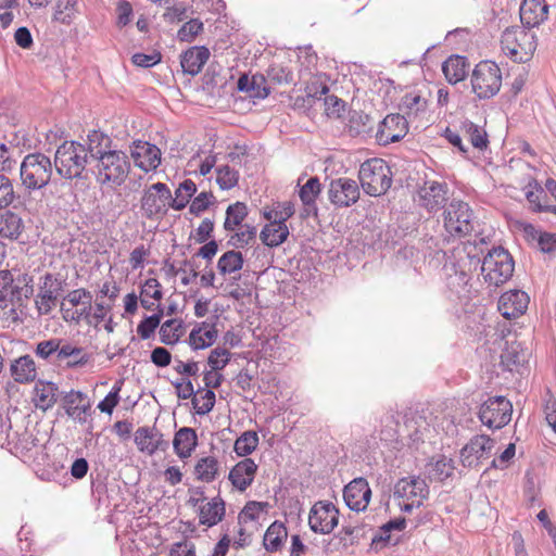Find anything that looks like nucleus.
Wrapping results in <instances>:
<instances>
[{"label": "nucleus", "mask_w": 556, "mask_h": 556, "mask_svg": "<svg viewBox=\"0 0 556 556\" xmlns=\"http://www.w3.org/2000/svg\"><path fill=\"white\" fill-rule=\"evenodd\" d=\"M226 514L225 501L220 496L213 497L210 502L200 506L199 522L208 528L219 523Z\"/></svg>", "instance_id": "obj_25"}, {"label": "nucleus", "mask_w": 556, "mask_h": 556, "mask_svg": "<svg viewBox=\"0 0 556 556\" xmlns=\"http://www.w3.org/2000/svg\"><path fill=\"white\" fill-rule=\"evenodd\" d=\"M192 404L198 415L208 414L215 405V393L213 390H205L204 394L200 397L197 395L192 399Z\"/></svg>", "instance_id": "obj_53"}, {"label": "nucleus", "mask_w": 556, "mask_h": 556, "mask_svg": "<svg viewBox=\"0 0 556 556\" xmlns=\"http://www.w3.org/2000/svg\"><path fill=\"white\" fill-rule=\"evenodd\" d=\"M468 62L465 56L460 55H451L446 61L442 64V72L446 78V80L455 85L465 79L468 72Z\"/></svg>", "instance_id": "obj_29"}, {"label": "nucleus", "mask_w": 556, "mask_h": 556, "mask_svg": "<svg viewBox=\"0 0 556 556\" xmlns=\"http://www.w3.org/2000/svg\"><path fill=\"white\" fill-rule=\"evenodd\" d=\"M168 556H195V545L188 540L176 542L170 546Z\"/></svg>", "instance_id": "obj_64"}, {"label": "nucleus", "mask_w": 556, "mask_h": 556, "mask_svg": "<svg viewBox=\"0 0 556 556\" xmlns=\"http://www.w3.org/2000/svg\"><path fill=\"white\" fill-rule=\"evenodd\" d=\"M213 200L214 195L212 192H201L191 202L189 206L190 214L199 216L201 213H203L210 207Z\"/></svg>", "instance_id": "obj_58"}, {"label": "nucleus", "mask_w": 556, "mask_h": 556, "mask_svg": "<svg viewBox=\"0 0 556 556\" xmlns=\"http://www.w3.org/2000/svg\"><path fill=\"white\" fill-rule=\"evenodd\" d=\"M345 128L352 137L365 135L372 129V119L362 111H350Z\"/></svg>", "instance_id": "obj_34"}, {"label": "nucleus", "mask_w": 556, "mask_h": 556, "mask_svg": "<svg viewBox=\"0 0 556 556\" xmlns=\"http://www.w3.org/2000/svg\"><path fill=\"white\" fill-rule=\"evenodd\" d=\"M90 159L85 144L77 141H64L54 154L58 174L65 179L80 178Z\"/></svg>", "instance_id": "obj_1"}, {"label": "nucleus", "mask_w": 556, "mask_h": 556, "mask_svg": "<svg viewBox=\"0 0 556 556\" xmlns=\"http://www.w3.org/2000/svg\"><path fill=\"white\" fill-rule=\"evenodd\" d=\"M64 301H67L73 307H77L80 305H91L92 303V294L90 291L79 288L72 290L64 298Z\"/></svg>", "instance_id": "obj_57"}, {"label": "nucleus", "mask_w": 556, "mask_h": 556, "mask_svg": "<svg viewBox=\"0 0 556 556\" xmlns=\"http://www.w3.org/2000/svg\"><path fill=\"white\" fill-rule=\"evenodd\" d=\"M502 51L514 62L525 63L529 61L535 49V36L525 27L506 28L501 37Z\"/></svg>", "instance_id": "obj_4"}, {"label": "nucleus", "mask_w": 556, "mask_h": 556, "mask_svg": "<svg viewBox=\"0 0 556 556\" xmlns=\"http://www.w3.org/2000/svg\"><path fill=\"white\" fill-rule=\"evenodd\" d=\"M288 536L286 526L280 521H274L266 530L263 545L267 552H278Z\"/></svg>", "instance_id": "obj_31"}, {"label": "nucleus", "mask_w": 556, "mask_h": 556, "mask_svg": "<svg viewBox=\"0 0 556 556\" xmlns=\"http://www.w3.org/2000/svg\"><path fill=\"white\" fill-rule=\"evenodd\" d=\"M230 357L231 354L228 350L215 348L208 355L207 364L214 371L222 370L228 365Z\"/></svg>", "instance_id": "obj_54"}, {"label": "nucleus", "mask_w": 556, "mask_h": 556, "mask_svg": "<svg viewBox=\"0 0 556 556\" xmlns=\"http://www.w3.org/2000/svg\"><path fill=\"white\" fill-rule=\"evenodd\" d=\"M22 218L12 212H7L0 219V236L8 239H17L23 230Z\"/></svg>", "instance_id": "obj_40"}, {"label": "nucleus", "mask_w": 556, "mask_h": 556, "mask_svg": "<svg viewBox=\"0 0 556 556\" xmlns=\"http://www.w3.org/2000/svg\"><path fill=\"white\" fill-rule=\"evenodd\" d=\"M502 363L513 370V366H518L525 362V354L520 349V344L511 343L501 355Z\"/></svg>", "instance_id": "obj_52"}, {"label": "nucleus", "mask_w": 556, "mask_h": 556, "mask_svg": "<svg viewBox=\"0 0 556 556\" xmlns=\"http://www.w3.org/2000/svg\"><path fill=\"white\" fill-rule=\"evenodd\" d=\"M256 232L255 226L244 224L237 232L230 236L227 243L235 249H243L255 241Z\"/></svg>", "instance_id": "obj_43"}, {"label": "nucleus", "mask_w": 556, "mask_h": 556, "mask_svg": "<svg viewBox=\"0 0 556 556\" xmlns=\"http://www.w3.org/2000/svg\"><path fill=\"white\" fill-rule=\"evenodd\" d=\"M429 495V486L419 477H407L400 479L393 491V497L403 513L410 514L419 508Z\"/></svg>", "instance_id": "obj_6"}, {"label": "nucleus", "mask_w": 556, "mask_h": 556, "mask_svg": "<svg viewBox=\"0 0 556 556\" xmlns=\"http://www.w3.org/2000/svg\"><path fill=\"white\" fill-rule=\"evenodd\" d=\"M210 58V51L205 47H192L181 54L180 64L184 73L197 75L201 72Z\"/></svg>", "instance_id": "obj_27"}, {"label": "nucleus", "mask_w": 556, "mask_h": 556, "mask_svg": "<svg viewBox=\"0 0 556 556\" xmlns=\"http://www.w3.org/2000/svg\"><path fill=\"white\" fill-rule=\"evenodd\" d=\"M182 323L177 319H168L161 325L160 341L166 345H174L180 339Z\"/></svg>", "instance_id": "obj_48"}, {"label": "nucleus", "mask_w": 556, "mask_h": 556, "mask_svg": "<svg viewBox=\"0 0 556 556\" xmlns=\"http://www.w3.org/2000/svg\"><path fill=\"white\" fill-rule=\"evenodd\" d=\"M176 395L180 400L193 399L195 396L194 387L190 379L176 380L172 382Z\"/></svg>", "instance_id": "obj_63"}, {"label": "nucleus", "mask_w": 556, "mask_h": 556, "mask_svg": "<svg viewBox=\"0 0 556 556\" xmlns=\"http://www.w3.org/2000/svg\"><path fill=\"white\" fill-rule=\"evenodd\" d=\"M321 191L318 177H311L300 189L299 195L305 206L315 205L316 199Z\"/></svg>", "instance_id": "obj_49"}, {"label": "nucleus", "mask_w": 556, "mask_h": 556, "mask_svg": "<svg viewBox=\"0 0 556 556\" xmlns=\"http://www.w3.org/2000/svg\"><path fill=\"white\" fill-rule=\"evenodd\" d=\"M494 447V439L477 434L460 450V462L464 467L476 468L492 456Z\"/></svg>", "instance_id": "obj_11"}, {"label": "nucleus", "mask_w": 556, "mask_h": 556, "mask_svg": "<svg viewBox=\"0 0 556 556\" xmlns=\"http://www.w3.org/2000/svg\"><path fill=\"white\" fill-rule=\"evenodd\" d=\"M90 361V354L80 346L63 341L59 353V363L65 362L68 368L83 367Z\"/></svg>", "instance_id": "obj_28"}, {"label": "nucleus", "mask_w": 556, "mask_h": 556, "mask_svg": "<svg viewBox=\"0 0 556 556\" xmlns=\"http://www.w3.org/2000/svg\"><path fill=\"white\" fill-rule=\"evenodd\" d=\"M219 472V463L214 456H204L198 459L194 473L198 480L210 483Z\"/></svg>", "instance_id": "obj_36"}, {"label": "nucleus", "mask_w": 556, "mask_h": 556, "mask_svg": "<svg viewBox=\"0 0 556 556\" xmlns=\"http://www.w3.org/2000/svg\"><path fill=\"white\" fill-rule=\"evenodd\" d=\"M325 111L329 117H341L345 111V102L336 96L325 98Z\"/></svg>", "instance_id": "obj_62"}, {"label": "nucleus", "mask_w": 556, "mask_h": 556, "mask_svg": "<svg viewBox=\"0 0 556 556\" xmlns=\"http://www.w3.org/2000/svg\"><path fill=\"white\" fill-rule=\"evenodd\" d=\"M502 86V73L498 65L492 61L478 63L471 75L472 92L479 99L494 97Z\"/></svg>", "instance_id": "obj_8"}, {"label": "nucleus", "mask_w": 556, "mask_h": 556, "mask_svg": "<svg viewBox=\"0 0 556 556\" xmlns=\"http://www.w3.org/2000/svg\"><path fill=\"white\" fill-rule=\"evenodd\" d=\"M134 441L137 448L149 456L156 451H166L168 447V442L163 439L162 432L154 426L139 427L135 431Z\"/></svg>", "instance_id": "obj_19"}, {"label": "nucleus", "mask_w": 556, "mask_h": 556, "mask_svg": "<svg viewBox=\"0 0 556 556\" xmlns=\"http://www.w3.org/2000/svg\"><path fill=\"white\" fill-rule=\"evenodd\" d=\"M122 381H117L109 394L98 404V408L102 413L112 414L113 409L117 406L119 402V392L122 389Z\"/></svg>", "instance_id": "obj_56"}, {"label": "nucleus", "mask_w": 556, "mask_h": 556, "mask_svg": "<svg viewBox=\"0 0 556 556\" xmlns=\"http://www.w3.org/2000/svg\"><path fill=\"white\" fill-rule=\"evenodd\" d=\"M358 179L366 194L380 197L391 188L393 173L384 160L374 157L361 165Z\"/></svg>", "instance_id": "obj_2"}, {"label": "nucleus", "mask_w": 556, "mask_h": 556, "mask_svg": "<svg viewBox=\"0 0 556 556\" xmlns=\"http://www.w3.org/2000/svg\"><path fill=\"white\" fill-rule=\"evenodd\" d=\"M203 30V23L199 20L186 22L178 30L177 37L180 41L190 42Z\"/></svg>", "instance_id": "obj_55"}, {"label": "nucleus", "mask_w": 556, "mask_h": 556, "mask_svg": "<svg viewBox=\"0 0 556 556\" xmlns=\"http://www.w3.org/2000/svg\"><path fill=\"white\" fill-rule=\"evenodd\" d=\"M84 400V393L80 391H71L64 396L66 414L72 418H78L76 413L80 410L79 404Z\"/></svg>", "instance_id": "obj_61"}, {"label": "nucleus", "mask_w": 556, "mask_h": 556, "mask_svg": "<svg viewBox=\"0 0 556 556\" xmlns=\"http://www.w3.org/2000/svg\"><path fill=\"white\" fill-rule=\"evenodd\" d=\"M513 404L502 395L484 401L478 413L480 421L490 429H502L511 419Z\"/></svg>", "instance_id": "obj_9"}, {"label": "nucleus", "mask_w": 556, "mask_h": 556, "mask_svg": "<svg viewBox=\"0 0 556 556\" xmlns=\"http://www.w3.org/2000/svg\"><path fill=\"white\" fill-rule=\"evenodd\" d=\"M444 228L454 238L472 231V211L466 202L452 201L444 211Z\"/></svg>", "instance_id": "obj_10"}, {"label": "nucleus", "mask_w": 556, "mask_h": 556, "mask_svg": "<svg viewBox=\"0 0 556 556\" xmlns=\"http://www.w3.org/2000/svg\"><path fill=\"white\" fill-rule=\"evenodd\" d=\"M65 281L47 273L42 277L36 304L41 314H49L55 305L58 295L64 289Z\"/></svg>", "instance_id": "obj_17"}, {"label": "nucleus", "mask_w": 556, "mask_h": 556, "mask_svg": "<svg viewBox=\"0 0 556 556\" xmlns=\"http://www.w3.org/2000/svg\"><path fill=\"white\" fill-rule=\"evenodd\" d=\"M96 177L100 185L121 186L130 170V162L125 152L111 150L97 160Z\"/></svg>", "instance_id": "obj_3"}, {"label": "nucleus", "mask_w": 556, "mask_h": 556, "mask_svg": "<svg viewBox=\"0 0 556 556\" xmlns=\"http://www.w3.org/2000/svg\"><path fill=\"white\" fill-rule=\"evenodd\" d=\"M515 263L507 250L493 248L484 256L481 273L484 281L490 286L498 287L508 281L514 273Z\"/></svg>", "instance_id": "obj_5"}, {"label": "nucleus", "mask_w": 556, "mask_h": 556, "mask_svg": "<svg viewBox=\"0 0 556 556\" xmlns=\"http://www.w3.org/2000/svg\"><path fill=\"white\" fill-rule=\"evenodd\" d=\"M76 0H58L53 14V21L62 24H71L78 12Z\"/></svg>", "instance_id": "obj_42"}, {"label": "nucleus", "mask_w": 556, "mask_h": 556, "mask_svg": "<svg viewBox=\"0 0 556 556\" xmlns=\"http://www.w3.org/2000/svg\"><path fill=\"white\" fill-rule=\"evenodd\" d=\"M257 468V465L252 458L245 457L232 467L229 471L228 479L233 488L243 492L254 481Z\"/></svg>", "instance_id": "obj_23"}, {"label": "nucleus", "mask_w": 556, "mask_h": 556, "mask_svg": "<svg viewBox=\"0 0 556 556\" xmlns=\"http://www.w3.org/2000/svg\"><path fill=\"white\" fill-rule=\"evenodd\" d=\"M547 14L548 5L545 0H523L520 5V21L527 30L543 23Z\"/></svg>", "instance_id": "obj_22"}, {"label": "nucleus", "mask_w": 556, "mask_h": 556, "mask_svg": "<svg viewBox=\"0 0 556 556\" xmlns=\"http://www.w3.org/2000/svg\"><path fill=\"white\" fill-rule=\"evenodd\" d=\"M452 460L442 456L432 464V476L440 481L445 480L453 473Z\"/></svg>", "instance_id": "obj_59"}, {"label": "nucleus", "mask_w": 556, "mask_h": 556, "mask_svg": "<svg viewBox=\"0 0 556 556\" xmlns=\"http://www.w3.org/2000/svg\"><path fill=\"white\" fill-rule=\"evenodd\" d=\"M35 404L42 410H48L58 401V386L50 381H38L34 389Z\"/></svg>", "instance_id": "obj_30"}, {"label": "nucleus", "mask_w": 556, "mask_h": 556, "mask_svg": "<svg viewBox=\"0 0 556 556\" xmlns=\"http://www.w3.org/2000/svg\"><path fill=\"white\" fill-rule=\"evenodd\" d=\"M463 129L465 131V136L468 138L472 147L479 150H484L488 148V134L482 127L473 124L470 121H466L463 123Z\"/></svg>", "instance_id": "obj_44"}, {"label": "nucleus", "mask_w": 556, "mask_h": 556, "mask_svg": "<svg viewBox=\"0 0 556 556\" xmlns=\"http://www.w3.org/2000/svg\"><path fill=\"white\" fill-rule=\"evenodd\" d=\"M170 199L172 192L164 182L153 184L141 198V210L148 218L163 215Z\"/></svg>", "instance_id": "obj_14"}, {"label": "nucleus", "mask_w": 556, "mask_h": 556, "mask_svg": "<svg viewBox=\"0 0 556 556\" xmlns=\"http://www.w3.org/2000/svg\"><path fill=\"white\" fill-rule=\"evenodd\" d=\"M258 435L255 431H244L235 442L233 450L238 456H248L256 450Z\"/></svg>", "instance_id": "obj_45"}, {"label": "nucleus", "mask_w": 556, "mask_h": 556, "mask_svg": "<svg viewBox=\"0 0 556 556\" xmlns=\"http://www.w3.org/2000/svg\"><path fill=\"white\" fill-rule=\"evenodd\" d=\"M339 521V510L330 502L319 501L313 505L308 516V525L313 532L329 534Z\"/></svg>", "instance_id": "obj_12"}, {"label": "nucleus", "mask_w": 556, "mask_h": 556, "mask_svg": "<svg viewBox=\"0 0 556 556\" xmlns=\"http://www.w3.org/2000/svg\"><path fill=\"white\" fill-rule=\"evenodd\" d=\"M267 77L270 81L278 85H289L294 83V75L289 65L274 62L267 70Z\"/></svg>", "instance_id": "obj_47"}, {"label": "nucleus", "mask_w": 556, "mask_h": 556, "mask_svg": "<svg viewBox=\"0 0 556 556\" xmlns=\"http://www.w3.org/2000/svg\"><path fill=\"white\" fill-rule=\"evenodd\" d=\"M401 115L407 118L416 117L420 112L427 108V100L416 92H407L403 96L400 103Z\"/></svg>", "instance_id": "obj_37"}, {"label": "nucleus", "mask_w": 556, "mask_h": 556, "mask_svg": "<svg viewBox=\"0 0 556 556\" xmlns=\"http://www.w3.org/2000/svg\"><path fill=\"white\" fill-rule=\"evenodd\" d=\"M62 343L63 340L58 338L40 341L35 348V354L37 357L45 361L54 357V361L59 363V353L62 348Z\"/></svg>", "instance_id": "obj_46"}, {"label": "nucleus", "mask_w": 556, "mask_h": 556, "mask_svg": "<svg viewBox=\"0 0 556 556\" xmlns=\"http://www.w3.org/2000/svg\"><path fill=\"white\" fill-rule=\"evenodd\" d=\"M243 255L236 250L225 252L217 262V269L222 275H230L243 267Z\"/></svg>", "instance_id": "obj_41"}, {"label": "nucleus", "mask_w": 556, "mask_h": 556, "mask_svg": "<svg viewBox=\"0 0 556 556\" xmlns=\"http://www.w3.org/2000/svg\"><path fill=\"white\" fill-rule=\"evenodd\" d=\"M161 150L147 141L134 142L131 157L135 165L144 172L155 170L161 164Z\"/></svg>", "instance_id": "obj_20"}, {"label": "nucleus", "mask_w": 556, "mask_h": 556, "mask_svg": "<svg viewBox=\"0 0 556 556\" xmlns=\"http://www.w3.org/2000/svg\"><path fill=\"white\" fill-rule=\"evenodd\" d=\"M15 193L11 180L0 175V210L9 206L14 201Z\"/></svg>", "instance_id": "obj_60"}, {"label": "nucleus", "mask_w": 556, "mask_h": 556, "mask_svg": "<svg viewBox=\"0 0 556 556\" xmlns=\"http://www.w3.org/2000/svg\"><path fill=\"white\" fill-rule=\"evenodd\" d=\"M529 304V296L521 290H510L503 293L498 300V311L507 318L513 319L522 315Z\"/></svg>", "instance_id": "obj_21"}, {"label": "nucleus", "mask_w": 556, "mask_h": 556, "mask_svg": "<svg viewBox=\"0 0 556 556\" xmlns=\"http://www.w3.org/2000/svg\"><path fill=\"white\" fill-rule=\"evenodd\" d=\"M216 174V182L223 190H229L238 184L239 174L229 165H223L217 167Z\"/></svg>", "instance_id": "obj_50"}, {"label": "nucleus", "mask_w": 556, "mask_h": 556, "mask_svg": "<svg viewBox=\"0 0 556 556\" xmlns=\"http://www.w3.org/2000/svg\"><path fill=\"white\" fill-rule=\"evenodd\" d=\"M23 185L29 190H37L46 187L52 175V163L42 153L27 154L20 168Z\"/></svg>", "instance_id": "obj_7"}, {"label": "nucleus", "mask_w": 556, "mask_h": 556, "mask_svg": "<svg viewBox=\"0 0 556 556\" xmlns=\"http://www.w3.org/2000/svg\"><path fill=\"white\" fill-rule=\"evenodd\" d=\"M408 122L404 115L389 114L380 123L376 138L380 144L387 146L405 137Z\"/></svg>", "instance_id": "obj_16"}, {"label": "nucleus", "mask_w": 556, "mask_h": 556, "mask_svg": "<svg viewBox=\"0 0 556 556\" xmlns=\"http://www.w3.org/2000/svg\"><path fill=\"white\" fill-rule=\"evenodd\" d=\"M289 233L287 225L268 223L263 227L260 233V239L265 245L269 248H277L288 239Z\"/></svg>", "instance_id": "obj_33"}, {"label": "nucleus", "mask_w": 556, "mask_h": 556, "mask_svg": "<svg viewBox=\"0 0 556 556\" xmlns=\"http://www.w3.org/2000/svg\"><path fill=\"white\" fill-rule=\"evenodd\" d=\"M112 140L105 134L99 130H92L88 134L86 143H84L88 151L90 160H97L102 154L111 151Z\"/></svg>", "instance_id": "obj_32"}, {"label": "nucleus", "mask_w": 556, "mask_h": 556, "mask_svg": "<svg viewBox=\"0 0 556 556\" xmlns=\"http://www.w3.org/2000/svg\"><path fill=\"white\" fill-rule=\"evenodd\" d=\"M197 445L198 435L193 428L182 427L174 435V451L180 459L190 457Z\"/></svg>", "instance_id": "obj_26"}, {"label": "nucleus", "mask_w": 556, "mask_h": 556, "mask_svg": "<svg viewBox=\"0 0 556 556\" xmlns=\"http://www.w3.org/2000/svg\"><path fill=\"white\" fill-rule=\"evenodd\" d=\"M217 338V330L214 326L206 327L205 323L201 327L193 328L189 334V344L193 350L208 348Z\"/></svg>", "instance_id": "obj_35"}, {"label": "nucleus", "mask_w": 556, "mask_h": 556, "mask_svg": "<svg viewBox=\"0 0 556 556\" xmlns=\"http://www.w3.org/2000/svg\"><path fill=\"white\" fill-rule=\"evenodd\" d=\"M249 210L245 203L237 201L228 205L226 210V217L224 222V229L226 231H233L237 227L243 226L242 223L247 218Z\"/></svg>", "instance_id": "obj_39"}, {"label": "nucleus", "mask_w": 556, "mask_h": 556, "mask_svg": "<svg viewBox=\"0 0 556 556\" xmlns=\"http://www.w3.org/2000/svg\"><path fill=\"white\" fill-rule=\"evenodd\" d=\"M447 191L445 182L428 180L419 187L415 201L428 212H437L446 204Z\"/></svg>", "instance_id": "obj_15"}, {"label": "nucleus", "mask_w": 556, "mask_h": 556, "mask_svg": "<svg viewBox=\"0 0 556 556\" xmlns=\"http://www.w3.org/2000/svg\"><path fill=\"white\" fill-rule=\"evenodd\" d=\"M10 374L17 383H30L36 380L37 366L29 355H22L11 362Z\"/></svg>", "instance_id": "obj_24"}, {"label": "nucleus", "mask_w": 556, "mask_h": 556, "mask_svg": "<svg viewBox=\"0 0 556 556\" xmlns=\"http://www.w3.org/2000/svg\"><path fill=\"white\" fill-rule=\"evenodd\" d=\"M163 316V311L159 309V313L151 316H147L137 326V333L142 340L151 338L155 329L160 326Z\"/></svg>", "instance_id": "obj_51"}, {"label": "nucleus", "mask_w": 556, "mask_h": 556, "mask_svg": "<svg viewBox=\"0 0 556 556\" xmlns=\"http://www.w3.org/2000/svg\"><path fill=\"white\" fill-rule=\"evenodd\" d=\"M197 192V185L191 179H185L175 190V197L169 200V206L176 211L184 210Z\"/></svg>", "instance_id": "obj_38"}, {"label": "nucleus", "mask_w": 556, "mask_h": 556, "mask_svg": "<svg viewBox=\"0 0 556 556\" xmlns=\"http://www.w3.org/2000/svg\"><path fill=\"white\" fill-rule=\"evenodd\" d=\"M343 498L348 507L355 511H363L367 508L371 490L365 478H356L345 485Z\"/></svg>", "instance_id": "obj_18"}, {"label": "nucleus", "mask_w": 556, "mask_h": 556, "mask_svg": "<svg viewBox=\"0 0 556 556\" xmlns=\"http://www.w3.org/2000/svg\"><path fill=\"white\" fill-rule=\"evenodd\" d=\"M358 184L351 178L332 179L328 187V199L336 207H349L359 199Z\"/></svg>", "instance_id": "obj_13"}]
</instances>
